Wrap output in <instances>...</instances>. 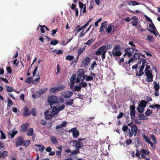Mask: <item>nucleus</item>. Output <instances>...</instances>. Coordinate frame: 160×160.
I'll use <instances>...</instances> for the list:
<instances>
[{
  "label": "nucleus",
  "instance_id": "obj_1",
  "mask_svg": "<svg viewBox=\"0 0 160 160\" xmlns=\"http://www.w3.org/2000/svg\"><path fill=\"white\" fill-rule=\"evenodd\" d=\"M48 101L52 108L50 113L53 115L56 114L65 108V105L63 104L59 106L60 103L58 101V97L56 96H49L48 99Z\"/></svg>",
  "mask_w": 160,
  "mask_h": 160
},
{
  "label": "nucleus",
  "instance_id": "obj_2",
  "mask_svg": "<svg viewBox=\"0 0 160 160\" xmlns=\"http://www.w3.org/2000/svg\"><path fill=\"white\" fill-rule=\"evenodd\" d=\"M147 104L148 102L145 100H141L140 101V103L138 105V107L137 108V110L140 113L143 112L144 109Z\"/></svg>",
  "mask_w": 160,
  "mask_h": 160
},
{
  "label": "nucleus",
  "instance_id": "obj_3",
  "mask_svg": "<svg viewBox=\"0 0 160 160\" xmlns=\"http://www.w3.org/2000/svg\"><path fill=\"white\" fill-rule=\"evenodd\" d=\"M121 51V46L118 45H116L112 50V54L114 56H120L122 54Z\"/></svg>",
  "mask_w": 160,
  "mask_h": 160
},
{
  "label": "nucleus",
  "instance_id": "obj_4",
  "mask_svg": "<svg viewBox=\"0 0 160 160\" xmlns=\"http://www.w3.org/2000/svg\"><path fill=\"white\" fill-rule=\"evenodd\" d=\"M85 138H78V140L73 141V143L75 144V148H78L79 150L80 148H82L83 146V145L82 141L85 140Z\"/></svg>",
  "mask_w": 160,
  "mask_h": 160
},
{
  "label": "nucleus",
  "instance_id": "obj_5",
  "mask_svg": "<svg viewBox=\"0 0 160 160\" xmlns=\"http://www.w3.org/2000/svg\"><path fill=\"white\" fill-rule=\"evenodd\" d=\"M137 127L136 125H132L131 128L128 129V135L129 138H131L134 135L135 136L137 133Z\"/></svg>",
  "mask_w": 160,
  "mask_h": 160
},
{
  "label": "nucleus",
  "instance_id": "obj_6",
  "mask_svg": "<svg viewBox=\"0 0 160 160\" xmlns=\"http://www.w3.org/2000/svg\"><path fill=\"white\" fill-rule=\"evenodd\" d=\"M85 75L83 70L82 69H79L78 72L77 77L76 81V83L80 82L81 80V79Z\"/></svg>",
  "mask_w": 160,
  "mask_h": 160
},
{
  "label": "nucleus",
  "instance_id": "obj_7",
  "mask_svg": "<svg viewBox=\"0 0 160 160\" xmlns=\"http://www.w3.org/2000/svg\"><path fill=\"white\" fill-rule=\"evenodd\" d=\"M134 48H126L124 50L125 53L123 55L124 57L126 55H127L128 57H130L133 54L134 51Z\"/></svg>",
  "mask_w": 160,
  "mask_h": 160
},
{
  "label": "nucleus",
  "instance_id": "obj_8",
  "mask_svg": "<svg viewBox=\"0 0 160 160\" xmlns=\"http://www.w3.org/2000/svg\"><path fill=\"white\" fill-rule=\"evenodd\" d=\"M107 49L106 46H103L100 47L99 49L95 52V54L98 55L102 54V53H106Z\"/></svg>",
  "mask_w": 160,
  "mask_h": 160
},
{
  "label": "nucleus",
  "instance_id": "obj_9",
  "mask_svg": "<svg viewBox=\"0 0 160 160\" xmlns=\"http://www.w3.org/2000/svg\"><path fill=\"white\" fill-rule=\"evenodd\" d=\"M69 133H72L73 137L75 138H77L79 134V132L75 128H73L69 130Z\"/></svg>",
  "mask_w": 160,
  "mask_h": 160
},
{
  "label": "nucleus",
  "instance_id": "obj_10",
  "mask_svg": "<svg viewBox=\"0 0 160 160\" xmlns=\"http://www.w3.org/2000/svg\"><path fill=\"white\" fill-rule=\"evenodd\" d=\"M61 94L63 97L66 98H69L73 95V93L72 92L67 90L62 92Z\"/></svg>",
  "mask_w": 160,
  "mask_h": 160
},
{
  "label": "nucleus",
  "instance_id": "obj_11",
  "mask_svg": "<svg viewBox=\"0 0 160 160\" xmlns=\"http://www.w3.org/2000/svg\"><path fill=\"white\" fill-rule=\"evenodd\" d=\"M76 75L73 74L70 79V88L71 89H73L74 83L76 78Z\"/></svg>",
  "mask_w": 160,
  "mask_h": 160
},
{
  "label": "nucleus",
  "instance_id": "obj_12",
  "mask_svg": "<svg viewBox=\"0 0 160 160\" xmlns=\"http://www.w3.org/2000/svg\"><path fill=\"white\" fill-rule=\"evenodd\" d=\"M151 72L152 71H148L145 72L147 78V81L148 82H151L153 81V75Z\"/></svg>",
  "mask_w": 160,
  "mask_h": 160
},
{
  "label": "nucleus",
  "instance_id": "obj_13",
  "mask_svg": "<svg viewBox=\"0 0 160 160\" xmlns=\"http://www.w3.org/2000/svg\"><path fill=\"white\" fill-rule=\"evenodd\" d=\"M131 19H132L131 23L132 24V26L134 27H137L138 26V19L137 17L136 16H134L133 17L131 18Z\"/></svg>",
  "mask_w": 160,
  "mask_h": 160
},
{
  "label": "nucleus",
  "instance_id": "obj_14",
  "mask_svg": "<svg viewBox=\"0 0 160 160\" xmlns=\"http://www.w3.org/2000/svg\"><path fill=\"white\" fill-rule=\"evenodd\" d=\"M28 127L29 124L28 123L23 124L21 127L20 131L22 132L27 131L28 129Z\"/></svg>",
  "mask_w": 160,
  "mask_h": 160
},
{
  "label": "nucleus",
  "instance_id": "obj_15",
  "mask_svg": "<svg viewBox=\"0 0 160 160\" xmlns=\"http://www.w3.org/2000/svg\"><path fill=\"white\" fill-rule=\"evenodd\" d=\"M23 140V138L22 137H18L16 140V146H22Z\"/></svg>",
  "mask_w": 160,
  "mask_h": 160
},
{
  "label": "nucleus",
  "instance_id": "obj_16",
  "mask_svg": "<svg viewBox=\"0 0 160 160\" xmlns=\"http://www.w3.org/2000/svg\"><path fill=\"white\" fill-rule=\"evenodd\" d=\"M49 110L46 111L44 112V116L45 118L47 120H49L50 119H51L53 117V115L52 114H48V113L49 112Z\"/></svg>",
  "mask_w": 160,
  "mask_h": 160
},
{
  "label": "nucleus",
  "instance_id": "obj_17",
  "mask_svg": "<svg viewBox=\"0 0 160 160\" xmlns=\"http://www.w3.org/2000/svg\"><path fill=\"white\" fill-rule=\"evenodd\" d=\"M90 61V58L89 57H86L82 61V63H83L84 66H87L89 63Z\"/></svg>",
  "mask_w": 160,
  "mask_h": 160
},
{
  "label": "nucleus",
  "instance_id": "obj_18",
  "mask_svg": "<svg viewBox=\"0 0 160 160\" xmlns=\"http://www.w3.org/2000/svg\"><path fill=\"white\" fill-rule=\"evenodd\" d=\"M84 77H83L81 79V80L80 81L81 82L80 83L79 85L81 87V88L87 87L88 86V83L84 81Z\"/></svg>",
  "mask_w": 160,
  "mask_h": 160
},
{
  "label": "nucleus",
  "instance_id": "obj_19",
  "mask_svg": "<svg viewBox=\"0 0 160 160\" xmlns=\"http://www.w3.org/2000/svg\"><path fill=\"white\" fill-rule=\"evenodd\" d=\"M83 28L82 26L80 27V25H77L75 28L74 31L75 32V34L76 35L79 32L83 30Z\"/></svg>",
  "mask_w": 160,
  "mask_h": 160
},
{
  "label": "nucleus",
  "instance_id": "obj_20",
  "mask_svg": "<svg viewBox=\"0 0 160 160\" xmlns=\"http://www.w3.org/2000/svg\"><path fill=\"white\" fill-rule=\"evenodd\" d=\"M30 114V112L29 111L28 108L27 107H25L24 109V111L23 113V116H29Z\"/></svg>",
  "mask_w": 160,
  "mask_h": 160
},
{
  "label": "nucleus",
  "instance_id": "obj_21",
  "mask_svg": "<svg viewBox=\"0 0 160 160\" xmlns=\"http://www.w3.org/2000/svg\"><path fill=\"white\" fill-rule=\"evenodd\" d=\"M142 153L141 155H143L145 156V158H147L146 155H148L149 153V151L148 150H145L142 149Z\"/></svg>",
  "mask_w": 160,
  "mask_h": 160
},
{
  "label": "nucleus",
  "instance_id": "obj_22",
  "mask_svg": "<svg viewBox=\"0 0 160 160\" xmlns=\"http://www.w3.org/2000/svg\"><path fill=\"white\" fill-rule=\"evenodd\" d=\"M74 100L72 99H69L66 101L65 104L67 106L72 105L73 102Z\"/></svg>",
  "mask_w": 160,
  "mask_h": 160
},
{
  "label": "nucleus",
  "instance_id": "obj_23",
  "mask_svg": "<svg viewBox=\"0 0 160 160\" xmlns=\"http://www.w3.org/2000/svg\"><path fill=\"white\" fill-rule=\"evenodd\" d=\"M50 140L52 144H57L58 143V141L56 138L54 136H52L50 137Z\"/></svg>",
  "mask_w": 160,
  "mask_h": 160
},
{
  "label": "nucleus",
  "instance_id": "obj_24",
  "mask_svg": "<svg viewBox=\"0 0 160 160\" xmlns=\"http://www.w3.org/2000/svg\"><path fill=\"white\" fill-rule=\"evenodd\" d=\"M81 87L79 85V84L78 85H76L74 86V89H72V91L74 92L75 91H79L81 89Z\"/></svg>",
  "mask_w": 160,
  "mask_h": 160
},
{
  "label": "nucleus",
  "instance_id": "obj_25",
  "mask_svg": "<svg viewBox=\"0 0 160 160\" xmlns=\"http://www.w3.org/2000/svg\"><path fill=\"white\" fill-rule=\"evenodd\" d=\"M30 113L34 116H36L37 115L36 108H32L31 110Z\"/></svg>",
  "mask_w": 160,
  "mask_h": 160
},
{
  "label": "nucleus",
  "instance_id": "obj_26",
  "mask_svg": "<svg viewBox=\"0 0 160 160\" xmlns=\"http://www.w3.org/2000/svg\"><path fill=\"white\" fill-rule=\"evenodd\" d=\"M30 140H23L22 146L28 147L30 144Z\"/></svg>",
  "mask_w": 160,
  "mask_h": 160
},
{
  "label": "nucleus",
  "instance_id": "obj_27",
  "mask_svg": "<svg viewBox=\"0 0 160 160\" xmlns=\"http://www.w3.org/2000/svg\"><path fill=\"white\" fill-rule=\"evenodd\" d=\"M112 25L111 24H109L107 28H106V31L108 33H110L112 32Z\"/></svg>",
  "mask_w": 160,
  "mask_h": 160
},
{
  "label": "nucleus",
  "instance_id": "obj_28",
  "mask_svg": "<svg viewBox=\"0 0 160 160\" xmlns=\"http://www.w3.org/2000/svg\"><path fill=\"white\" fill-rule=\"evenodd\" d=\"M8 152L7 151H4L2 152H0V158L8 156Z\"/></svg>",
  "mask_w": 160,
  "mask_h": 160
},
{
  "label": "nucleus",
  "instance_id": "obj_29",
  "mask_svg": "<svg viewBox=\"0 0 160 160\" xmlns=\"http://www.w3.org/2000/svg\"><path fill=\"white\" fill-rule=\"evenodd\" d=\"M153 83L154 85V88L155 90L159 91V90L160 89V86L159 84L158 83H157L155 81Z\"/></svg>",
  "mask_w": 160,
  "mask_h": 160
},
{
  "label": "nucleus",
  "instance_id": "obj_30",
  "mask_svg": "<svg viewBox=\"0 0 160 160\" xmlns=\"http://www.w3.org/2000/svg\"><path fill=\"white\" fill-rule=\"evenodd\" d=\"M83 77H84V79H85V77H86L85 79L86 81H92L93 79V78L90 75H85Z\"/></svg>",
  "mask_w": 160,
  "mask_h": 160
},
{
  "label": "nucleus",
  "instance_id": "obj_31",
  "mask_svg": "<svg viewBox=\"0 0 160 160\" xmlns=\"http://www.w3.org/2000/svg\"><path fill=\"white\" fill-rule=\"evenodd\" d=\"M7 102V107L8 108H10L11 107V106H12L13 105V103L12 101L11 100L10 98H8Z\"/></svg>",
  "mask_w": 160,
  "mask_h": 160
},
{
  "label": "nucleus",
  "instance_id": "obj_32",
  "mask_svg": "<svg viewBox=\"0 0 160 160\" xmlns=\"http://www.w3.org/2000/svg\"><path fill=\"white\" fill-rule=\"evenodd\" d=\"M33 134V129L32 128H30L29 129L28 131L27 132V134L28 136H31Z\"/></svg>",
  "mask_w": 160,
  "mask_h": 160
},
{
  "label": "nucleus",
  "instance_id": "obj_33",
  "mask_svg": "<svg viewBox=\"0 0 160 160\" xmlns=\"http://www.w3.org/2000/svg\"><path fill=\"white\" fill-rule=\"evenodd\" d=\"M149 108H156L158 110H159L160 109V105L158 104H155L154 105H150L149 106Z\"/></svg>",
  "mask_w": 160,
  "mask_h": 160
},
{
  "label": "nucleus",
  "instance_id": "obj_34",
  "mask_svg": "<svg viewBox=\"0 0 160 160\" xmlns=\"http://www.w3.org/2000/svg\"><path fill=\"white\" fill-rule=\"evenodd\" d=\"M142 136L145 142H148L150 140V138L148 136H146L144 134H142Z\"/></svg>",
  "mask_w": 160,
  "mask_h": 160
},
{
  "label": "nucleus",
  "instance_id": "obj_35",
  "mask_svg": "<svg viewBox=\"0 0 160 160\" xmlns=\"http://www.w3.org/2000/svg\"><path fill=\"white\" fill-rule=\"evenodd\" d=\"M35 146L38 147H39V151L41 152H42L45 148V147L44 146L41 145L39 144H35Z\"/></svg>",
  "mask_w": 160,
  "mask_h": 160
},
{
  "label": "nucleus",
  "instance_id": "obj_36",
  "mask_svg": "<svg viewBox=\"0 0 160 160\" xmlns=\"http://www.w3.org/2000/svg\"><path fill=\"white\" fill-rule=\"evenodd\" d=\"M38 77L37 78H35L34 80H33L32 83L33 84H37L39 82V79L40 77L39 74L37 75Z\"/></svg>",
  "mask_w": 160,
  "mask_h": 160
},
{
  "label": "nucleus",
  "instance_id": "obj_37",
  "mask_svg": "<svg viewBox=\"0 0 160 160\" xmlns=\"http://www.w3.org/2000/svg\"><path fill=\"white\" fill-rule=\"evenodd\" d=\"M139 120H146V117L144 114H140L138 117Z\"/></svg>",
  "mask_w": 160,
  "mask_h": 160
},
{
  "label": "nucleus",
  "instance_id": "obj_38",
  "mask_svg": "<svg viewBox=\"0 0 160 160\" xmlns=\"http://www.w3.org/2000/svg\"><path fill=\"white\" fill-rule=\"evenodd\" d=\"M136 113V111L135 110L130 111V115L131 116V118L132 119H133L135 117Z\"/></svg>",
  "mask_w": 160,
  "mask_h": 160
},
{
  "label": "nucleus",
  "instance_id": "obj_39",
  "mask_svg": "<svg viewBox=\"0 0 160 160\" xmlns=\"http://www.w3.org/2000/svg\"><path fill=\"white\" fill-rule=\"evenodd\" d=\"M128 4L129 5H132V6H135V5H138L140 4V3L137 2L135 1H130L129 3Z\"/></svg>",
  "mask_w": 160,
  "mask_h": 160
},
{
  "label": "nucleus",
  "instance_id": "obj_40",
  "mask_svg": "<svg viewBox=\"0 0 160 160\" xmlns=\"http://www.w3.org/2000/svg\"><path fill=\"white\" fill-rule=\"evenodd\" d=\"M79 5L80 8L81 9L80 10V14H81L82 13V9L84 7V6L85 5H86L84 4L81 2H79Z\"/></svg>",
  "mask_w": 160,
  "mask_h": 160
},
{
  "label": "nucleus",
  "instance_id": "obj_41",
  "mask_svg": "<svg viewBox=\"0 0 160 160\" xmlns=\"http://www.w3.org/2000/svg\"><path fill=\"white\" fill-rule=\"evenodd\" d=\"M58 43V41L56 39L53 40L50 42V44L52 45H55Z\"/></svg>",
  "mask_w": 160,
  "mask_h": 160
},
{
  "label": "nucleus",
  "instance_id": "obj_42",
  "mask_svg": "<svg viewBox=\"0 0 160 160\" xmlns=\"http://www.w3.org/2000/svg\"><path fill=\"white\" fill-rule=\"evenodd\" d=\"M74 58V57L72 55H68L66 58V60H68L71 61Z\"/></svg>",
  "mask_w": 160,
  "mask_h": 160
},
{
  "label": "nucleus",
  "instance_id": "obj_43",
  "mask_svg": "<svg viewBox=\"0 0 160 160\" xmlns=\"http://www.w3.org/2000/svg\"><path fill=\"white\" fill-rule=\"evenodd\" d=\"M149 26L151 29L153 30H156V28L152 22L151 24H149Z\"/></svg>",
  "mask_w": 160,
  "mask_h": 160
},
{
  "label": "nucleus",
  "instance_id": "obj_44",
  "mask_svg": "<svg viewBox=\"0 0 160 160\" xmlns=\"http://www.w3.org/2000/svg\"><path fill=\"white\" fill-rule=\"evenodd\" d=\"M57 91H61L65 88V86L64 85H61L56 87Z\"/></svg>",
  "mask_w": 160,
  "mask_h": 160
},
{
  "label": "nucleus",
  "instance_id": "obj_45",
  "mask_svg": "<svg viewBox=\"0 0 160 160\" xmlns=\"http://www.w3.org/2000/svg\"><path fill=\"white\" fill-rule=\"evenodd\" d=\"M76 149L72 151L71 152V154L73 155L79 153V150L78 148H76Z\"/></svg>",
  "mask_w": 160,
  "mask_h": 160
},
{
  "label": "nucleus",
  "instance_id": "obj_46",
  "mask_svg": "<svg viewBox=\"0 0 160 160\" xmlns=\"http://www.w3.org/2000/svg\"><path fill=\"white\" fill-rule=\"evenodd\" d=\"M57 92L56 87H53L50 88V92L52 93H54Z\"/></svg>",
  "mask_w": 160,
  "mask_h": 160
},
{
  "label": "nucleus",
  "instance_id": "obj_47",
  "mask_svg": "<svg viewBox=\"0 0 160 160\" xmlns=\"http://www.w3.org/2000/svg\"><path fill=\"white\" fill-rule=\"evenodd\" d=\"M0 133H1V139H5L6 138V137L5 134L3 132V131L2 130H1L0 131Z\"/></svg>",
  "mask_w": 160,
  "mask_h": 160
},
{
  "label": "nucleus",
  "instance_id": "obj_48",
  "mask_svg": "<svg viewBox=\"0 0 160 160\" xmlns=\"http://www.w3.org/2000/svg\"><path fill=\"white\" fill-rule=\"evenodd\" d=\"M132 142V140L131 139H127L126 140L125 142V145L126 146H128Z\"/></svg>",
  "mask_w": 160,
  "mask_h": 160
},
{
  "label": "nucleus",
  "instance_id": "obj_49",
  "mask_svg": "<svg viewBox=\"0 0 160 160\" xmlns=\"http://www.w3.org/2000/svg\"><path fill=\"white\" fill-rule=\"evenodd\" d=\"M152 113V110L150 109H148L145 112V114L146 116H149Z\"/></svg>",
  "mask_w": 160,
  "mask_h": 160
},
{
  "label": "nucleus",
  "instance_id": "obj_50",
  "mask_svg": "<svg viewBox=\"0 0 160 160\" xmlns=\"http://www.w3.org/2000/svg\"><path fill=\"white\" fill-rule=\"evenodd\" d=\"M85 48H80L78 50V56H79L81 55V54L82 53V52L84 51V50Z\"/></svg>",
  "mask_w": 160,
  "mask_h": 160
},
{
  "label": "nucleus",
  "instance_id": "obj_51",
  "mask_svg": "<svg viewBox=\"0 0 160 160\" xmlns=\"http://www.w3.org/2000/svg\"><path fill=\"white\" fill-rule=\"evenodd\" d=\"M53 52H55L57 54H62L63 52L62 50L59 49L54 50Z\"/></svg>",
  "mask_w": 160,
  "mask_h": 160
},
{
  "label": "nucleus",
  "instance_id": "obj_52",
  "mask_svg": "<svg viewBox=\"0 0 160 160\" xmlns=\"http://www.w3.org/2000/svg\"><path fill=\"white\" fill-rule=\"evenodd\" d=\"M134 58L136 59H138L140 58V55L139 53H135L133 55Z\"/></svg>",
  "mask_w": 160,
  "mask_h": 160
},
{
  "label": "nucleus",
  "instance_id": "obj_53",
  "mask_svg": "<svg viewBox=\"0 0 160 160\" xmlns=\"http://www.w3.org/2000/svg\"><path fill=\"white\" fill-rule=\"evenodd\" d=\"M93 41H94L92 39H90V40H88L85 43V44L88 45H90L92 44V42Z\"/></svg>",
  "mask_w": 160,
  "mask_h": 160
},
{
  "label": "nucleus",
  "instance_id": "obj_54",
  "mask_svg": "<svg viewBox=\"0 0 160 160\" xmlns=\"http://www.w3.org/2000/svg\"><path fill=\"white\" fill-rule=\"evenodd\" d=\"M32 77L28 78L25 81V82L28 84H30L32 82Z\"/></svg>",
  "mask_w": 160,
  "mask_h": 160
},
{
  "label": "nucleus",
  "instance_id": "obj_55",
  "mask_svg": "<svg viewBox=\"0 0 160 160\" xmlns=\"http://www.w3.org/2000/svg\"><path fill=\"white\" fill-rule=\"evenodd\" d=\"M147 38L148 40L150 41H152L153 39V37L152 36L149 35H148L147 36Z\"/></svg>",
  "mask_w": 160,
  "mask_h": 160
},
{
  "label": "nucleus",
  "instance_id": "obj_56",
  "mask_svg": "<svg viewBox=\"0 0 160 160\" xmlns=\"http://www.w3.org/2000/svg\"><path fill=\"white\" fill-rule=\"evenodd\" d=\"M6 87H7V91L9 92H12L13 91V89L12 88L10 87V86H6Z\"/></svg>",
  "mask_w": 160,
  "mask_h": 160
},
{
  "label": "nucleus",
  "instance_id": "obj_57",
  "mask_svg": "<svg viewBox=\"0 0 160 160\" xmlns=\"http://www.w3.org/2000/svg\"><path fill=\"white\" fill-rule=\"evenodd\" d=\"M17 131H15L12 132L10 136L12 138H13L15 135L18 133Z\"/></svg>",
  "mask_w": 160,
  "mask_h": 160
},
{
  "label": "nucleus",
  "instance_id": "obj_58",
  "mask_svg": "<svg viewBox=\"0 0 160 160\" xmlns=\"http://www.w3.org/2000/svg\"><path fill=\"white\" fill-rule=\"evenodd\" d=\"M142 149L140 151H138V150H136V153L135 154L136 157H139V156H140V155L141 154H142Z\"/></svg>",
  "mask_w": 160,
  "mask_h": 160
},
{
  "label": "nucleus",
  "instance_id": "obj_59",
  "mask_svg": "<svg viewBox=\"0 0 160 160\" xmlns=\"http://www.w3.org/2000/svg\"><path fill=\"white\" fill-rule=\"evenodd\" d=\"M61 152H62L61 151H59L58 150L56 151V154L58 157L61 158Z\"/></svg>",
  "mask_w": 160,
  "mask_h": 160
},
{
  "label": "nucleus",
  "instance_id": "obj_60",
  "mask_svg": "<svg viewBox=\"0 0 160 160\" xmlns=\"http://www.w3.org/2000/svg\"><path fill=\"white\" fill-rule=\"evenodd\" d=\"M38 69V66H36L35 67L34 70L32 73L33 77H34L35 76Z\"/></svg>",
  "mask_w": 160,
  "mask_h": 160
},
{
  "label": "nucleus",
  "instance_id": "obj_61",
  "mask_svg": "<svg viewBox=\"0 0 160 160\" xmlns=\"http://www.w3.org/2000/svg\"><path fill=\"white\" fill-rule=\"evenodd\" d=\"M147 29L148 31H149V32H151L153 34H154L155 35V36H157V33L155 31V30H151L149 29H148V28H147Z\"/></svg>",
  "mask_w": 160,
  "mask_h": 160
},
{
  "label": "nucleus",
  "instance_id": "obj_62",
  "mask_svg": "<svg viewBox=\"0 0 160 160\" xmlns=\"http://www.w3.org/2000/svg\"><path fill=\"white\" fill-rule=\"evenodd\" d=\"M143 74H144V72L143 71V70L140 69V70H139V74H138V73H137V74H136V75L137 76H142V75H143Z\"/></svg>",
  "mask_w": 160,
  "mask_h": 160
},
{
  "label": "nucleus",
  "instance_id": "obj_63",
  "mask_svg": "<svg viewBox=\"0 0 160 160\" xmlns=\"http://www.w3.org/2000/svg\"><path fill=\"white\" fill-rule=\"evenodd\" d=\"M97 64L96 63V61H94L92 63V64L91 65V67L92 68V69L93 70H94V68L95 66H97Z\"/></svg>",
  "mask_w": 160,
  "mask_h": 160
},
{
  "label": "nucleus",
  "instance_id": "obj_64",
  "mask_svg": "<svg viewBox=\"0 0 160 160\" xmlns=\"http://www.w3.org/2000/svg\"><path fill=\"white\" fill-rule=\"evenodd\" d=\"M7 72L10 74H11L12 72V70L11 69V68L10 67H8L7 68H6Z\"/></svg>",
  "mask_w": 160,
  "mask_h": 160
}]
</instances>
